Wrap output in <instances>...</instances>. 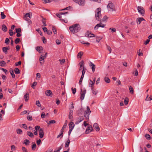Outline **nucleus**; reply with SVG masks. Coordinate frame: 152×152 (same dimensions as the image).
Returning a JSON list of instances; mask_svg holds the SVG:
<instances>
[{"instance_id":"1","label":"nucleus","mask_w":152,"mask_h":152,"mask_svg":"<svg viewBox=\"0 0 152 152\" xmlns=\"http://www.w3.org/2000/svg\"><path fill=\"white\" fill-rule=\"evenodd\" d=\"M70 31L73 33H77L80 29V26L78 24H74L69 27Z\"/></svg>"},{"instance_id":"2","label":"nucleus","mask_w":152,"mask_h":152,"mask_svg":"<svg viewBox=\"0 0 152 152\" xmlns=\"http://www.w3.org/2000/svg\"><path fill=\"white\" fill-rule=\"evenodd\" d=\"M87 109L85 111L84 113V116L85 119L87 121H89V115L91 113V111L89 107L87 106Z\"/></svg>"},{"instance_id":"3","label":"nucleus","mask_w":152,"mask_h":152,"mask_svg":"<svg viewBox=\"0 0 152 152\" xmlns=\"http://www.w3.org/2000/svg\"><path fill=\"white\" fill-rule=\"evenodd\" d=\"M101 9L100 7L97 8L96 10V19L99 21H100L101 18Z\"/></svg>"},{"instance_id":"4","label":"nucleus","mask_w":152,"mask_h":152,"mask_svg":"<svg viewBox=\"0 0 152 152\" xmlns=\"http://www.w3.org/2000/svg\"><path fill=\"white\" fill-rule=\"evenodd\" d=\"M107 8L109 11H115L116 10L114 4L111 2L109 3L107 6Z\"/></svg>"},{"instance_id":"5","label":"nucleus","mask_w":152,"mask_h":152,"mask_svg":"<svg viewBox=\"0 0 152 152\" xmlns=\"http://www.w3.org/2000/svg\"><path fill=\"white\" fill-rule=\"evenodd\" d=\"M69 130L68 132V134L69 136L72 129H73V128H74L75 126V125L73 122H72V121H71L70 123H69Z\"/></svg>"},{"instance_id":"6","label":"nucleus","mask_w":152,"mask_h":152,"mask_svg":"<svg viewBox=\"0 0 152 152\" xmlns=\"http://www.w3.org/2000/svg\"><path fill=\"white\" fill-rule=\"evenodd\" d=\"M73 1L80 6H83L85 4V0H73Z\"/></svg>"},{"instance_id":"7","label":"nucleus","mask_w":152,"mask_h":152,"mask_svg":"<svg viewBox=\"0 0 152 152\" xmlns=\"http://www.w3.org/2000/svg\"><path fill=\"white\" fill-rule=\"evenodd\" d=\"M86 93V90L85 89H82L80 93V99L81 100H83L84 98L85 94Z\"/></svg>"},{"instance_id":"8","label":"nucleus","mask_w":152,"mask_h":152,"mask_svg":"<svg viewBox=\"0 0 152 152\" xmlns=\"http://www.w3.org/2000/svg\"><path fill=\"white\" fill-rule=\"evenodd\" d=\"M137 10L138 12L142 15H143L144 14L145 11L142 7L139 6L138 7Z\"/></svg>"},{"instance_id":"9","label":"nucleus","mask_w":152,"mask_h":152,"mask_svg":"<svg viewBox=\"0 0 152 152\" xmlns=\"http://www.w3.org/2000/svg\"><path fill=\"white\" fill-rule=\"evenodd\" d=\"M92 130H93L92 126L90 125L87 127V128L85 132V133L86 134H87L91 132Z\"/></svg>"},{"instance_id":"10","label":"nucleus","mask_w":152,"mask_h":152,"mask_svg":"<svg viewBox=\"0 0 152 152\" xmlns=\"http://www.w3.org/2000/svg\"><path fill=\"white\" fill-rule=\"evenodd\" d=\"M145 20L143 18H138L136 19V22L137 24H140L142 21Z\"/></svg>"},{"instance_id":"11","label":"nucleus","mask_w":152,"mask_h":152,"mask_svg":"<svg viewBox=\"0 0 152 152\" xmlns=\"http://www.w3.org/2000/svg\"><path fill=\"white\" fill-rule=\"evenodd\" d=\"M46 57V56H43L42 55H41L40 57L39 58V61L40 62L41 64H44V58H45Z\"/></svg>"},{"instance_id":"12","label":"nucleus","mask_w":152,"mask_h":152,"mask_svg":"<svg viewBox=\"0 0 152 152\" xmlns=\"http://www.w3.org/2000/svg\"><path fill=\"white\" fill-rule=\"evenodd\" d=\"M84 119V118L83 116L78 118L77 120V121L75 123L76 124H78L80 122H81Z\"/></svg>"},{"instance_id":"13","label":"nucleus","mask_w":152,"mask_h":152,"mask_svg":"<svg viewBox=\"0 0 152 152\" xmlns=\"http://www.w3.org/2000/svg\"><path fill=\"white\" fill-rule=\"evenodd\" d=\"M39 135L40 138H42L44 135V133L43 129H40L39 131Z\"/></svg>"},{"instance_id":"14","label":"nucleus","mask_w":152,"mask_h":152,"mask_svg":"<svg viewBox=\"0 0 152 152\" xmlns=\"http://www.w3.org/2000/svg\"><path fill=\"white\" fill-rule=\"evenodd\" d=\"M93 127L94 128V129L96 130V131L98 132L99 131L100 129L97 123H94V124Z\"/></svg>"},{"instance_id":"15","label":"nucleus","mask_w":152,"mask_h":152,"mask_svg":"<svg viewBox=\"0 0 152 152\" xmlns=\"http://www.w3.org/2000/svg\"><path fill=\"white\" fill-rule=\"evenodd\" d=\"M105 25H102L101 26V25H100L99 24H97L94 27V29L95 30H96L99 27H100L104 28L105 27Z\"/></svg>"},{"instance_id":"16","label":"nucleus","mask_w":152,"mask_h":152,"mask_svg":"<svg viewBox=\"0 0 152 152\" xmlns=\"http://www.w3.org/2000/svg\"><path fill=\"white\" fill-rule=\"evenodd\" d=\"M45 94L47 96H50L52 94V92L50 90H48L45 91Z\"/></svg>"},{"instance_id":"17","label":"nucleus","mask_w":152,"mask_h":152,"mask_svg":"<svg viewBox=\"0 0 152 152\" xmlns=\"http://www.w3.org/2000/svg\"><path fill=\"white\" fill-rule=\"evenodd\" d=\"M73 112V110H70L69 112V119L72 120L73 118L72 116Z\"/></svg>"},{"instance_id":"18","label":"nucleus","mask_w":152,"mask_h":152,"mask_svg":"<svg viewBox=\"0 0 152 152\" xmlns=\"http://www.w3.org/2000/svg\"><path fill=\"white\" fill-rule=\"evenodd\" d=\"M1 29L4 32H6L7 31V28L5 25L3 24L2 26Z\"/></svg>"},{"instance_id":"19","label":"nucleus","mask_w":152,"mask_h":152,"mask_svg":"<svg viewBox=\"0 0 152 152\" xmlns=\"http://www.w3.org/2000/svg\"><path fill=\"white\" fill-rule=\"evenodd\" d=\"M28 17L30 18H31V17L30 15V14L29 13H27L24 16V19L26 20H28V19L27 18Z\"/></svg>"},{"instance_id":"20","label":"nucleus","mask_w":152,"mask_h":152,"mask_svg":"<svg viewBox=\"0 0 152 152\" xmlns=\"http://www.w3.org/2000/svg\"><path fill=\"white\" fill-rule=\"evenodd\" d=\"M27 134L29 136L31 137H33L34 136L33 134L31 132L27 131Z\"/></svg>"},{"instance_id":"21","label":"nucleus","mask_w":152,"mask_h":152,"mask_svg":"<svg viewBox=\"0 0 152 152\" xmlns=\"http://www.w3.org/2000/svg\"><path fill=\"white\" fill-rule=\"evenodd\" d=\"M25 101L26 102H27L28 99L29 97V94L28 93H26L24 96Z\"/></svg>"},{"instance_id":"22","label":"nucleus","mask_w":152,"mask_h":152,"mask_svg":"<svg viewBox=\"0 0 152 152\" xmlns=\"http://www.w3.org/2000/svg\"><path fill=\"white\" fill-rule=\"evenodd\" d=\"M91 89L92 90V92L94 94L96 95L98 92L94 88V87H92V89Z\"/></svg>"},{"instance_id":"23","label":"nucleus","mask_w":152,"mask_h":152,"mask_svg":"<svg viewBox=\"0 0 152 152\" xmlns=\"http://www.w3.org/2000/svg\"><path fill=\"white\" fill-rule=\"evenodd\" d=\"M91 68L92 69L93 72H94L95 71L96 67L95 65L93 63H91Z\"/></svg>"},{"instance_id":"24","label":"nucleus","mask_w":152,"mask_h":152,"mask_svg":"<svg viewBox=\"0 0 152 152\" xmlns=\"http://www.w3.org/2000/svg\"><path fill=\"white\" fill-rule=\"evenodd\" d=\"M36 49L39 53H40L41 50H43V48L42 46H38L36 47Z\"/></svg>"},{"instance_id":"25","label":"nucleus","mask_w":152,"mask_h":152,"mask_svg":"<svg viewBox=\"0 0 152 152\" xmlns=\"http://www.w3.org/2000/svg\"><path fill=\"white\" fill-rule=\"evenodd\" d=\"M36 144L33 142L32 143V146H31V148L32 150L34 151L36 149Z\"/></svg>"},{"instance_id":"26","label":"nucleus","mask_w":152,"mask_h":152,"mask_svg":"<svg viewBox=\"0 0 152 152\" xmlns=\"http://www.w3.org/2000/svg\"><path fill=\"white\" fill-rule=\"evenodd\" d=\"M149 95H147V96L146 98L145 99V100L147 101H150L152 100V96H151L149 97H148Z\"/></svg>"},{"instance_id":"27","label":"nucleus","mask_w":152,"mask_h":152,"mask_svg":"<svg viewBox=\"0 0 152 152\" xmlns=\"http://www.w3.org/2000/svg\"><path fill=\"white\" fill-rule=\"evenodd\" d=\"M129 88L130 93L132 94H134V91L133 87L131 86H130Z\"/></svg>"},{"instance_id":"28","label":"nucleus","mask_w":152,"mask_h":152,"mask_svg":"<svg viewBox=\"0 0 152 152\" xmlns=\"http://www.w3.org/2000/svg\"><path fill=\"white\" fill-rule=\"evenodd\" d=\"M10 72L11 74L12 77L14 78L15 77V75L14 73V71L13 69H10Z\"/></svg>"},{"instance_id":"29","label":"nucleus","mask_w":152,"mask_h":152,"mask_svg":"<svg viewBox=\"0 0 152 152\" xmlns=\"http://www.w3.org/2000/svg\"><path fill=\"white\" fill-rule=\"evenodd\" d=\"M70 143V141L69 139H68L65 142V148H68L69 147V144Z\"/></svg>"},{"instance_id":"30","label":"nucleus","mask_w":152,"mask_h":152,"mask_svg":"<svg viewBox=\"0 0 152 152\" xmlns=\"http://www.w3.org/2000/svg\"><path fill=\"white\" fill-rule=\"evenodd\" d=\"M108 19V17L106 15H105L103 17L102 19H101L100 21H106V20H107Z\"/></svg>"},{"instance_id":"31","label":"nucleus","mask_w":152,"mask_h":152,"mask_svg":"<svg viewBox=\"0 0 152 152\" xmlns=\"http://www.w3.org/2000/svg\"><path fill=\"white\" fill-rule=\"evenodd\" d=\"M6 62L4 61H0V66H4L6 65Z\"/></svg>"},{"instance_id":"32","label":"nucleus","mask_w":152,"mask_h":152,"mask_svg":"<svg viewBox=\"0 0 152 152\" xmlns=\"http://www.w3.org/2000/svg\"><path fill=\"white\" fill-rule=\"evenodd\" d=\"M90 82L89 83V86L91 87V89H92V87H94L93 86L94 84V83L92 82V81L91 80H90Z\"/></svg>"},{"instance_id":"33","label":"nucleus","mask_w":152,"mask_h":152,"mask_svg":"<svg viewBox=\"0 0 152 152\" xmlns=\"http://www.w3.org/2000/svg\"><path fill=\"white\" fill-rule=\"evenodd\" d=\"M15 73L16 74H19L20 73L19 69L17 68H16L14 70Z\"/></svg>"},{"instance_id":"34","label":"nucleus","mask_w":152,"mask_h":152,"mask_svg":"<svg viewBox=\"0 0 152 152\" xmlns=\"http://www.w3.org/2000/svg\"><path fill=\"white\" fill-rule=\"evenodd\" d=\"M104 80L107 83H109L110 82V79L108 77H105L104 78Z\"/></svg>"},{"instance_id":"35","label":"nucleus","mask_w":152,"mask_h":152,"mask_svg":"<svg viewBox=\"0 0 152 152\" xmlns=\"http://www.w3.org/2000/svg\"><path fill=\"white\" fill-rule=\"evenodd\" d=\"M44 18H43V19L42 20V22L43 24V26H47V24L46 23V20Z\"/></svg>"},{"instance_id":"36","label":"nucleus","mask_w":152,"mask_h":152,"mask_svg":"<svg viewBox=\"0 0 152 152\" xmlns=\"http://www.w3.org/2000/svg\"><path fill=\"white\" fill-rule=\"evenodd\" d=\"M83 54V53L82 52H79L77 55V58H81Z\"/></svg>"},{"instance_id":"37","label":"nucleus","mask_w":152,"mask_h":152,"mask_svg":"<svg viewBox=\"0 0 152 152\" xmlns=\"http://www.w3.org/2000/svg\"><path fill=\"white\" fill-rule=\"evenodd\" d=\"M145 137L148 140H150L151 138L150 136L148 134H146L145 135Z\"/></svg>"},{"instance_id":"38","label":"nucleus","mask_w":152,"mask_h":152,"mask_svg":"<svg viewBox=\"0 0 152 152\" xmlns=\"http://www.w3.org/2000/svg\"><path fill=\"white\" fill-rule=\"evenodd\" d=\"M24 143L26 145H28L29 144V143H30V141H29L27 140V139H26L24 140Z\"/></svg>"},{"instance_id":"39","label":"nucleus","mask_w":152,"mask_h":152,"mask_svg":"<svg viewBox=\"0 0 152 152\" xmlns=\"http://www.w3.org/2000/svg\"><path fill=\"white\" fill-rule=\"evenodd\" d=\"M1 18L2 19H4L6 17V16L4 14L3 12H1Z\"/></svg>"},{"instance_id":"40","label":"nucleus","mask_w":152,"mask_h":152,"mask_svg":"<svg viewBox=\"0 0 152 152\" xmlns=\"http://www.w3.org/2000/svg\"><path fill=\"white\" fill-rule=\"evenodd\" d=\"M129 102V99L128 98H125L124 100V102L125 104L126 105L128 104Z\"/></svg>"},{"instance_id":"41","label":"nucleus","mask_w":152,"mask_h":152,"mask_svg":"<svg viewBox=\"0 0 152 152\" xmlns=\"http://www.w3.org/2000/svg\"><path fill=\"white\" fill-rule=\"evenodd\" d=\"M52 30L54 34H56V29L54 26H52Z\"/></svg>"},{"instance_id":"42","label":"nucleus","mask_w":152,"mask_h":152,"mask_svg":"<svg viewBox=\"0 0 152 152\" xmlns=\"http://www.w3.org/2000/svg\"><path fill=\"white\" fill-rule=\"evenodd\" d=\"M7 47H3L2 48L3 51L5 53L7 54Z\"/></svg>"},{"instance_id":"43","label":"nucleus","mask_w":152,"mask_h":152,"mask_svg":"<svg viewBox=\"0 0 152 152\" xmlns=\"http://www.w3.org/2000/svg\"><path fill=\"white\" fill-rule=\"evenodd\" d=\"M84 77V76H83L82 75H81V77L80 78V80L79 81V84L80 85H81L82 83L83 79Z\"/></svg>"},{"instance_id":"44","label":"nucleus","mask_w":152,"mask_h":152,"mask_svg":"<svg viewBox=\"0 0 152 152\" xmlns=\"http://www.w3.org/2000/svg\"><path fill=\"white\" fill-rule=\"evenodd\" d=\"M79 64L80 66L83 67L84 68V63L83 61H82L79 63Z\"/></svg>"},{"instance_id":"45","label":"nucleus","mask_w":152,"mask_h":152,"mask_svg":"<svg viewBox=\"0 0 152 152\" xmlns=\"http://www.w3.org/2000/svg\"><path fill=\"white\" fill-rule=\"evenodd\" d=\"M59 18H60V20L63 21H64L65 23L67 22V20H65L64 19H62V16L60 15H59V17H58Z\"/></svg>"},{"instance_id":"46","label":"nucleus","mask_w":152,"mask_h":152,"mask_svg":"<svg viewBox=\"0 0 152 152\" xmlns=\"http://www.w3.org/2000/svg\"><path fill=\"white\" fill-rule=\"evenodd\" d=\"M44 1L43 3L46 4L48 3L51 2L52 0H43Z\"/></svg>"},{"instance_id":"47","label":"nucleus","mask_w":152,"mask_h":152,"mask_svg":"<svg viewBox=\"0 0 152 152\" xmlns=\"http://www.w3.org/2000/svg\"><path fill=\"white\" fill-rule=\"evenodd\" d=\"M20 41V40L19 38H16L15 40V43L16 44H18Z\"/></svg>"},{"instance_id":"48","label":"nucleus","mask_w":152,"mask_h":152,"mask_svg":"<svg viewBox=\"0 0 152 152\" xmlns=\"http://www.w3.org/2000/svg\"><path fill=\"white\" fill-rule=\"evenodd\" d=\"M36 104L38 107H40L41 106L40 102L39 101H37L36 102Z\"/></svg>"},{"instance_id":"49","label":"nucleus","mask_w":152,"mask_h":152,"mask_svg":"<svg viewBox=\"0 0 152 152\" xmlns=\"http://www.w3.org/2000/svg\"><path fill=\"white\" fill-rule=\"evenodd\" d=\"M9 42H10L9 39L7 38H6V39H5V43H6L7 45H8L9 43Z\"/></svg>"},{"instance_id":"50","label":"nucleus","mask_w":152,"mask_h":152,"mask_svg":"<svg viewBox=\"0 0 152 152\" xmlns=\"http://www.w3.org/2000/svg\"><path fill=\"white\" fill-rule=\"evenodd\" d=\"M15 30L16 32L17 33H20L21 31L20 28H16Z\"/></svg>"},{"instance_id":"51","label":"nucleus","mask_w":152,"mask_h":152,"mask_svg":"<svg viewBox=\"0 0 152 152\" xmlns=\"http://www.w3.org/2000/svg\"><path fill=\"white\" fill-rule=\"evenodd\" d=\"M71 89L72 91V93L73 94H75L76 91V89L75 88H72Z\"/></svg>"},{"instance_id":"52","label":"nucleus","mask_w":152,"mask_h":152,"mask_svg":"<svg viewBox=\"0 0 152 152\" xmlns=\"http://www.w3.org/2000/svg\"><path fill=\"white\" fill-rule=\"evenodd\" d=\"M46 115L45 113L44 112H42L41 114V118H44L45 117Z\"/></svg>"},{"instance_id":"53","label":"nucleus","mask_w":152,"mask_h":152,"mask_svg":"<svg viewBox=\"0 0 152 152\" xmlns=\"http://www.w3.org/2000/svg\"><path fill=\"white\" fill-rule=\"evenodd\" d=\"M88 36L90 37H95V35L94 34L91 33L88 34Z\"/></svg>"},{"instance_id":"54","label":"nucleus","mask_w":152,"mask_h":152,"mask_svg":"<svg viewBox=\"0 0 152 152\" xmlns=\"http://www.w3.org/2000/svg\"><path fill=\"white\" fill-rule=\"evenodd\" d=\"M37 84V82H34L31 86V87L33 88H34L35 87Z\"/></svg>"},{"instance_id":"55","label":"nucleus","mask_w":152,"mask_h":152,"mask_svg":"<svg viewBox=\"0 0 152 152\" xmlns=\"http://www.w3.org/2000/svg\"><path fill=\"white\" fill-rule=\"evenodd\" d=\"M80 42L82 44H86L88 45H90L89 43L88 42H85L84 41H83V40L80 41Z\"/></svg>"},{"instance_id":"56","label":"nucleus","mask_w":152,"mask_h":152,"mask_svg":"<svg viewBox=\"0 0 152 152\" xmlns=\"http://www.w3.org/2000/svg\"><path fill=\"white\" fill-rule=\"evenodd\" d=\"M96 38L97 39L96 40V41L97 42H99L102 39V38H101L100 37H96Z\"/></svg>"},{"instance_id":"57","label":"nucleus","mask_w":152,"mask_h":152,"mask_svg":"<svg viewBox=\"0 0 152 152\" xmlns=\"http://www.w3.org/2000/svg\"><path fill=\"white\" fill-rule=\"evenodd\" d=\"M17 132L18 134H21L22 133V131L21 129H19L17 130Z\"/></svg>"},{"instance_id":"58","label":"nucleus","mask_w":152,"mask_h":152,"mask_svg":"<svg viewBox=\"0 0 152 152\" xmlns=\"http://www.w3.org/2000/svg\"><path fill=\"white\" fill-rule=\"evenodd\" d=\"M107 48L108 50H109L110 51L109 53H111L112 51V49L110 48V47L107 45Z\"/></svg>"},{"instance_id":"59","label":"nucleus","mask_w":152,"mask_h":152,"mask_svg":"<svg viewBox=\"0 0 152 152\" xmlns=\"http://www.w3.org/2000/svg\"><path fill=\"white\" fill-rule=\"evenodd\" d=\"M27 119L29 121H31L32 120V117L30 115H28L27 116Z\"/></svg>"},{"instance_id":"60","label":"nucleus","mask_w":152,"mask_h":152,"mask_svg":"<svg viewBox=\"0 0 152 152\" xmlns=\"http://www.w3.org/2000/svg\"><path fill=\"white\" fill-rule=\"evenodd\" d=\"M21 62L20 61H19L18 62H16L15 63V66H18V65H20L21 64Z\"/></svg>"},{"instance_id":"61","label":"nucleus","mask_w":152,"mask_h":152,"mask_svg":"<svg viewBox=\"0 0 152 152\" xmlns=\"http://www.w3.org/2000/svg\"><path fill=\"white\" fill-rule=\"evenodd\" d=\"M61 64H63L65 62V60L64 59H63L62 60H59Z\"/></svg>"},{"instance_id":"62","label":"nucleus","mask_w":152,"mask_h":152,"mask_svg":"<svg viewBox=\"0 0 152 152\" xmlns=\"http://www.w3.org/2000/svg\"><path fill=\"white\" fill-rule=\"evenodd\" d=\"M42 42L44 43H45L47 42V40L44 37H43L42 38Z\"/></svg>"},{"instance_id":"63","label":"nucleus","mask_w":152,"mask_h":152,"mask_svg":"<svg viewBox=\"0 0 152 152\" xmlns=\"http://www.w3.org/2000/svg\"><path fill=\"white\" fill-rule=\"evenodd\" d=\"M56 42L57 45H59L61 43V41L59 39H57L56 40Z\"/></svg>"},{"instance_id":"64","label":"nucleus","mask_w":152,"mask_h":152,"mask_svg":"<svg viewBox=\"0 0 152 152\" xmlns=\"http://www.w3.org/2000/svg\"><path fill=\"white\" fill-rule=\"evenodd\" d=\"M35 129L36 131L39 130L40 128V126H36L35 127Z\"/></svg>"}]
</instances>
